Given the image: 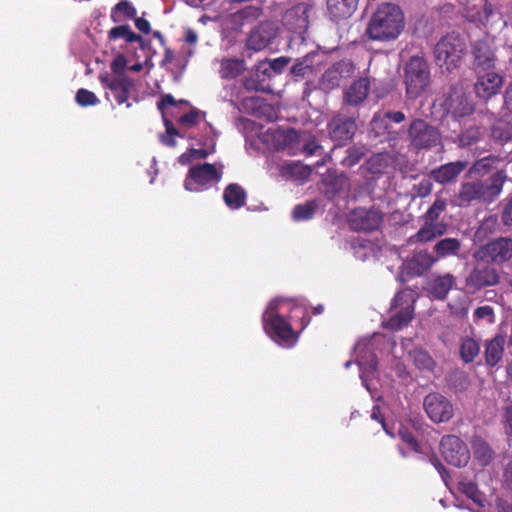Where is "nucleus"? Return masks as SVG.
Masks as SVG:
<instances>
[{"label":"nucleus","mask_w":512,"mask_h":512,"mask_svg":"<svg viewBox=\"0 0 512 512\" xmlns=\"http://www.w3.org/2000/svg\"><path fill=\"white\" fill-rule=\"evenodd\" d=\"M487 195L486 184L482 180H474L461 184L457 199L460 206H466L473 201L485 200Z\"/></svg>","instance_id":"22"},{"label":"nucleus","mask_w":512,"mask_h":512,"mask_svg":"<svg viewBox=\"0 0 512 512\" xmlns=\"http://www.w3.org/2000/svg\"><path fill=\"white\" fill-rule=\"evenodd\" d=\"M391 162L392 156L388 152H379L367 159L363 167L371 174H384Z\"/></svg>","instance_id":"29"},{"label":"nucleus","mask_w":512,"mask_h":512,"mask_svg":"<svg viewBox=\"0 0 512 512\" xmlns=\"http://www.w3.org/2000/svg\"><path fill=\"white\" fill-rule=\"evenodd\" d=\"M298 137V132L292 128L277 130L274 134L278 150L292 147L297 142Z\"/></svg>","instance_id":"40"},{"label":"nucleus","mask_w":512,"mask_h":512,"mask_svg":"<svg viewBox=\"0 0 512 512\" xmlns=\"http://www.w3.org/2000/svg\"><path fill=\"white\" fill-rule=\"evenodd\" d=\"M243 86L248 91H264V84L259 81L258 75L250 76L244 79Z\"/></svg>","instance_id":"55"},{"label":"nucleus","mask_w":512,"mask_h":512,"mask_svg":"<svg viewBox=\"0 0 512 512\" xmlns=\"http://www.w3.org/2000/svg\"><path fill=\"white\" fill-rule=\"evenodd\" d=\"M127 67V59L124 55L119 54L111 62V71L115 74L114 77H127L125 75V69Z\"/></svg>","instance_id":"52"},{"label":"nucleus","mask_w":512,"mask_h":512,"mask_svg":"<svg viewBox=\"0 0 512 512\" xmlns=\"http://www.w3.org/2000/svg\"><path fill=\"white\" fill-rule=\"evenodd\" d=\"M505 343V337L501 334H497L485 342L484 357L485 364L488 367L494 368L498 366L502 361L505 350Z\"/></svg>","instance_id":"24"},{"label":"nucleus","mask_w":512,"mask_h":512,"mask_svg":"<svg viewBox=\"0 0 512 512\" xmlns=\"http://www.w3.org/2000/svg\"><path fill=\"white\" fill-rule=\"evenodd\" d=\"M384 115L387 118L388 123L394 122L399 124L406 119V116L402 111H386L384 112Z\"/></svg>","instance_id":"61"},{"label":"nucleus","mask_w":512,"mask_h":512,"mask_svg":"<svg viewBox=\"0 0 512 512\" xmlns=\"http://www.w3.org/2000/svg\"><path fill=\"white\" fill-rule=\"evenodd\" d=\"M371 131L375 136H382L387 134V140L390 142L397 138V132L390 131V125L384 113L377 112L373 115L370 122Z\"/></svg>","instance_id":"33"},{"label":"nucleus","mask_w":512,"mask_h":512,"mask_svg":"<svg viewBox=\"0 0 512 512\" xmlns=\"http://www.w3.org/2000/svg\"><path fill=\"white\" fill-rule=\"evenodd\" d=\"M245 70V61L238 58H224L220 63V76L223 79H234Z\"/></svg>","instance_id":"30"},{"label":"nucleus","mask_w":512,"mask_h":512,"mask_svg":"<svg viewBox=\"0 0 512 512\" xmlns=\"http://www.w3.org/2000/svg\"><path fill=\"white\" fill-rule=\"evenodd\" d=\"M135 26L136 28L144 34H149L151 32V25L148 20L143 17H135Z\"/></svg>","instance_id":"62"},{"label":"nucleus","mask_w":512,"mask_h":512,"mask_svg":"<svg viewBox=\"0 0 512 512\" xmlns=\"http://www.w3.org/2000/svg\"><path fill=\"white\" fill-rule=\"evenodd\" d=\"M502 159L499 156L489 155L473 163L469 172L471 174H486L496 166Z\"/></svg>","instance_id":"43"},{"label":"nucleus","mask_w":512,"mask_h":512,"mask_svg":"<svg viewBox=\"0 0 512 512\" xmlns=\"http://www.w3.org/2000/svg\"><path fill=\"white\" fill-rule=\"evenodd\" d=\"M440 450L444 459L455 467L466 466L470 459L467 445L456 435H445L440 442Z\"/></svg>","instance_id":"12"},{"label":"nucleus","mask_w":512,"mask_h":512,"mask_svg":"<svg viewBox=\"0 0 512 512\" xmlns=\"http://www.w3.org/2000/svg\"><path fill=\"white\" fill-rule=\"evenodd\" d=\"M409 354L414 365L419 370L432 371L434 369L435 361L426 350L422 348H414Z\"/></svg>","instance_id":"37"},{"label":"nucleus","mask_w":512,"mask_h":512,"mask_svg":"<svg viewBox=\"0 0 512 512\" xmlns=\"http://www.w3.org/2000/svg\"><path fill=\"white\" fill-rule=\"evenodd\" d=\"M459 352L465 364L472 363L480 353V344L474 338L464 337L461 339Z\"/></svg>","instance_id":"35"},{"label":"nucleus","mask_w":512,"mask_h":512,"mask_svg":"<svg viewBox=\"0 0 512 512\" xmlns=\"http://www.w3.org/2000/svg\"><path fill=\"white\" fill-rule=\"evenodd\" d=\"M475 459L480 465L487 466L493 459V450L489 444L481 437H475L471 442Z\"/></svg>","instance_id":"32"},{"label":"nucleus","mask_w":512,"mask_h":512,"mask_svg":"<svg viewBox=\"0 0 512 512\" xmlns=\"http://www.w3.org/2000/svg\"><path fill=\"white\" fill-rule=\"evenodd\" d=\"M508 170H509V168H507L505 166L504 169H500L490 176L489 184L486 185L487 194L489 196L495 197L501 193L505 182L508 180V176H507Z\"/></svg>","instance_id":"38"},{"label":"nucleus","mask_w":512,"mask_h":512,"mask_svg":"<svg viewBox=\"0 0 512 512\" xmlns=\"http://www.w3.org/2000/svg\"><path fill=\"white\" fill-rule=\"evenodd\" d=\"M179 105L190 106L189 101L181 99L177 101L171 94H166L161 97L160 101L157 103V108L161 112L163 117L164 126L166 129L167 136L162 137V143L169 146L175 147L176 140L175 136H181L179 130L175 127L174 123L167 118L168 107H177Z\"/></svg>","instance_id":"17"},{"label":"nucleus","mask_w":512,"mask_h":512,"mask_svg":"<svg viewBox=\"0 0 512 512\" xmlns=\"http://www.w3.org/2000/svg\"><path fill=\"white\" fill-rule=\"evenodd\" d=\"M411 146L416 150H430L441 144L439 130L421 118L414 119L407 130Z\"/></svg>","instance_id":"7"},{"label":"nucleus","mask_w":512,"mask_h":512,"mask_svg":"<svg viewBox=\"0 0 512 512\" xmlns=\"http://www.w3.org/2000/svg\"><path fill=\"white\" fill-rule=\"evenodd\" d=\"M466 52V39L459 33L451 32L441 37L436 43L435 61L439 66H445L447 70H451L460 65Z\"/></svg>","instance_id":"3"},{"label":"nucleus","mask_w":512,"mask_h":512,"mask_svg":"<svg viewBox=\"0 0 512 512\" xmlns=\"http://www.w3.org/2000/svg\"><path fill=\"white\" fill-rule=\"evenodd\" d=\"M291 72L295 76H305L308 72H311L309 68L305 67L301 60H297V62L292 66Z\"/></svg>","instance_id":"63"},{"label":"nucleus","mask_w":512,"mask_h":512,"mask_svg":"<svg viewBox=\"0 0 512 512\" xmlns=\"http://www.w3.org/2000/svg\"><path fill=\"white\" fill-rule=\"evenodd\" d=\"M223 200L231 210H238L246 205L247 192L237 183L228 184L223 192Z\"/></svg>","instance_id":"27"},{"label":"nucleus","mask_w":512,"mask_h":512,"mask_svg":"<svg viewBox=\"0 0 512 512\" xmlns=\"http://www.w3.org/2000/svg\"><path fill=\"white\" fill-rule=\"evenodd\" d=\"M114 12H122L127 18L136 17V9L128 1H120L113 8Z\"/></svg>","instance_id":"54"},{"label":"nucleus","mask_w":512,"mask_h":512,"mask_svg":"<svg viewBox=\"0 0 512 512\" xmlns=\"http://www.w3.org/2000/svg\"><path fill=\"white\" fill-rule=\"evenodd\" d=\"M424 409L434 423L448 422L454 415L453 404L439 393H430L424 398Z\"/></svg>","instance_id":"14"},{"label":"nucleus","mask_w":512,"mask_h":512,"mask_svg":"<svg viewBox=\"0 0 512 512\" xmlns=\"http://www.w3.org/2000/svg\"><path fill=\"white\" fill-rule=\"evenodd\" d=\"M446 231V223H428V221H424V225L411 239L416 242L426 243L434 240L437 236L443 235Z\"/></svg>","instance_id":"28"},{"label":"nucleus","mask_w":512,"mask_h":512,"mask_svg":"<svg viewBox=\"0 0 512 512\" xmlns=\"http://www.w3.org/2000/svg\"><path fill=\"white\" fill-rule=\"evenodd\" d=\"M75 101L82 107L95 106L99 103L97 96L92 91L84 88L76 92Z\"/></svg>","instance_id":"49"},{"label":"nucleus","mask_w":512,"mask_h":512,"mask_svg":"<svg viewBox=\"0 0 512 512\" xmlns=\"http://www.w3.org/2000/svg\"><path fill=\"white\" fill-rule=\"evenodd\" d=\"M404 82L410 98L420 96L430 83V71L423 57L413 56L405 65Z\"/></svg>","instance_id":"5"},{"label":"nucleus","mask_w":512,"mask_h":512,"mask_svg":"<svg viewBox=\"0 0 512 512\" xmlns=\"http://www.w3.org/2000/svg\"><path fill=\"white\" fill-rule=\"evenodd\" d=\"M458 489L461 493L465 494L473 502L480 506H483L482 493L479 491L476 483L468 479H463L459 481Z\"/></svg>","instance_id":"42"},{"label":"nucleus","mask_w":512,"mask_h":512,"mask_svg":"<svg viewBox=\"0 0 512 512\" xmlns=\"http://www.w3.org/2000/svg\"><path fill=\"white\" fill-rule=\"evenodd\" d=\"M129 29V25H118L113 28H111L108 32V38L109 40H117L120 38L126 39V35Z\"/></svg>","instance_id":"58"},{"label":"nucleus","mask_w":512,"mask_h":512,"mask_svg":"<svg viewBox=\"0 0 512 512\" xmlns=\"http://www.w3.org/2000/svg\"><path fill=\"white\" fill-rule=\"evenodd\" d=\"M497 222V217L495 215L489 216L484 219L482 224L477 229L475 235L478 237L479 235L483 234L485 235V230L489 227H493Z\"/></svg>","instance_id":"60"},{"label":"nucleus","mask_w":512,"mask_h":512,"mask_svg":"<svg viewBox=\"0 0 512 512\" xmlns=\"http://www.w3.org/2000/svg\"><path fill=\"white\" fill-rule=\"evenodd\" d=\"M482 73L483 74H478L477 81L474 84V90L479 98L487 100L499 93L504 78L494 70H488Z\"/></svg>","instance_id":"19"},{"label":"nucleus","mask_w":512,"mask_h":512,"mask_svg":"<svg viewBox=\"0 0 512 512\" xmlns=\"http://www.w3.org/2000/svg\"><path fill=\"white\" fill-rule=\"evenodd\" d=\"M466 18L476 25H486L487 20L483 17L481 9H470L467 11Z\"/></svg>","instance_id":"59"},{"label":"nucleus","mask_w":512,"mask_h":512,"mask_svg":"<svg viewBox=\"0 0 512 512\" xmlns=\"http://www.w3.org/2000/svg\"><path fill=\"white\" fill-rule=\"evenodd\" d=\"M276 37V28L273 22H262L251 32L247 40V47L254 51H261L268 47Z\"/></svg>","instance_id":"20"},{"label":"nucleus","mask_w":512,"mask_h":512,"mask_svg":"<svg viewBox=\"0 0 512 512\" xmlns=\"http://www.w3.org/2000/svg\"><path fill=\"white\" fill-rule=\"evenodd\" d=\"M461 248L460 240L456 238H444L438 241L434 246V252L437 258H446L457 255Z\"/></svg>","instance_id":"36"},{"label":"nucleus","mask_w":512,"mask_h":512,"mask_svg":"<svg viewBox=\"0 0 512 512\" xmlns=\"http://www.w3.org/2000/svg\"><path fill=\"white\" fill-rule=\"evenodd\" d=\"M444 110L453 117H465L474 112V104L469 97L456 87H451L442 103Z\"/></svg>","instance_id":"16"},{"label":"nucleus","mask_w":512,"mask_h":512,"mask_svg":"<svg viewBox=\"0 0 512 512\" xmlns=\"http://www.w3.org/2000/svg\"><path fill=\"white\" fill-rule=\"evenodd\" d=\"M384 220L383 211L376 206L353 209L348 217V224L353 231L371 232L380 228Z\"/></svg>","instance_id":"9"},{"label":"nucleus","mask_w":512,"mask_h":512,"mask_svg":"<svg viewBox=\"0 0 512 512\" xmlns=\"http://www.w3.org/2000/svg\"><path fill=\"white\" fill-rule=\"evenodd\" d=\"M447 209V202L445 199L437 198L423 215L424 221L428 223H439L438 219L443 212Z\"/></svg>","instance_id":"45"},{"label":"nucleus","mask_w":512,"mask_h":512,"mask_svg":"<svg viewBox=\"0 0 512 512\" xmlns=\"http://www.w3.org/2000/svg\"><path fill=\"white\" fill-rule=\"evenodd\" d=\"M490 136L499 144L512 141V121L506 119L497 120L491 127Z\"/></svg>","instance_id":"31"},{"label":"nucleus","mask_w":512,"mask_h":512,"mask_svg":"<svg viewBox=\"0 0 512 512\" xmlns=\"http://www.w3.org/2000/svg\"><path fill=\"white\" fill-rule=\"evenodd\" d=\"M371 418L378 421L379 423H381L383 429L385 430V432L388 435H390L393 438L395 437V434L392 431H390V429L387 427L384 416L382 415L381 408L379 405L373 406L372 412H371Z\"/></svg>","instance_id":"57"},{"label":"nucleus","mask_w":512,"mask_h":512,"mask_svg":"<svg viewBox=\"0 0 512 512\" xmlns=\"http://www.w3.org/2000/svg\"><path fill=\"white\" fill-rule=\"evenodd\" d=\"M454 284L451 274L436 277L430 285L431 294L437 299H444Z\"/></svg>","instance_id":"34"},{"label":"nucleus","mask_w":512,"mask_h":512,"mask_svg":"<svg viewBox=\"0 0 512 512\" xmlns=\"http://www.w3.org/2000/svg\"><path fill=\"white\" fill-rule=\"evenodd\" d=\"M472 258L477 263L501 266L512 259V238L498 237L479 246Z\"/></svg>","instance_id":"4"},{"label":"nucleus","mask_w":512,"mask_h":512,"mask_svg":"<svg viewBox=\"0 0 512 512\" xmlns=\"http://www.w3.org/2000/svg\"><path fill=\"white\" fill-rule=\"evenodd\" d=\"M99 81L102 86L109 90L118 105L126 104L129 108L131 103L128 102L130 92L135 86V81L130 77H111L108 73L99 75Z\"/></svg>","instance_id":"15"},{"label":"nucleus","mask_w":512,"mask_h":512,"mask_svg":"<svg viewBox=\"0 0 512 512\" xmlns=\"http://www.w3.org/2000/svg\"><path fill=\"white\" fill-rule=\"evenodd\" d=\"M404 25L401 9L394 4L386 3L380 5L370 18L366 34L374 41H391L398 38Z\"/></svg>","instance_id":"1"},{"label":"nucleus","mask_w":512,"mask_h":512,"mask_svg":"<svg viewBox=\"0 0 512 512\" xmlns=\"http://www.w3.org/2000/svg\"><path fill=\"white\" fill-rule=\"evenodd\" d=\"M357 128L355 119L342 113L334 115L327 124L330 139L339 146L351 142Z\"/></svg>","instance_id":"10"},{"label":"nucleus","mask_w":512,"mask_h":512,"mask_svg":"<svg viewBox=\"0 0 512 512\" xmlns=\"http://www.w3.org/2000/svg\"><path fill=\"white\" fill-rule=\"evenodd\" d=\"M500 283L498 271L486 264L474 266L465 279V288L468 293L474 294L483 288L496 286Z\"/></svg>","instance_id":"13"},{"label":"nucleus","mask_w":512,"mask_h":512,"mask_svg":"<svg viewBox=\"0 0 512 512\" xmlns=\"http://www.w3.org/2000/svg\"><path fill=\"white\" fill-rule=\"evenodd\" d=\"M503 477L507 487L512 490V461H509L506 464L503 472Z\"/></svg>","instance_id":"64"},{"label":"nucleus","mask_w":512,"mask_h":512,"mask_svg":"<svg viewBox=\"0 0 512 512\" xmlns=\"http://www.w3.org/2000/svg\"><path fill=\"white\" fill-rule=\"evenodd\" d=\"M354 72L355 66L351 60L343 59L335 62L322 74L320 87L325 92H330L351 78Z\"/></svg>","instance_id":"11"},{"label":"nucleus","mask_w":512,"mask_h":512,"mask_svg":"<svg viewBox=\"0 0 512 512\" xmlns=\"http://www.w3.org/2000/svg\"><path fill=\"white\" fill-rule=\"evenodd\" d=\"M501 222L506 227L512 226V197L507 200L502 208Z\"/></svg>","instance_id":"56"},{"label":"nucleus","mask_w":512,"mask_h":512,"mask_svg":"<svg viewBox=\"0 0 512 512\" xmlns=\"http://www.w3.org/2000/svg\"><path fill=\"white\" fill-rule=\"evenodd\" d=\"M280 300L270 302L262 315L263 329L265 333L279 344L293 345L298 340V333L292 328L291 323L279 313Z\"/></svg>","instance_id":"2"},{"label":"nucleus","mask_w":512,"mask_h":512,"mask_svg":"<svg viewBox=\"0 0 512 512\" xmlns=\"http://www.w3.org/2000/svg\"><path fill=\"white\" fill-rule=\"evenodd\" d=\"M359 0H327V9L335 21L347 19L353 15Z\"/></svg>","instance_id":"26"},{"label":"nucleus","mask_w":512,"mask_h":512,"mask_svg":"<svg viewBox=\"0 0 512 512\" xmlns=\"http://www.w3.org/2000/svg\"><path fill=\"white\" fill-rule=\"evenodd\" d=\"M222 173L210 163L190 167L184 180V187L190 192H200L221 180Z\"/></svg>","instance_id":"8"},{"label":"nucleus","mask_w":512,"mask_h":512,"mask_svg":"<svg viewBox=\"0 0 512 512\" xmlns=\"http://www.w3.org/2000/svg\"><path fill=\"white\" fill-rule=\"evenodd\" d=\"M414 295L407 290L398 292L392 300L391 309L395 313L383 323V327L398 331L409 325L414 317Z\"/></svg>","instance_id":"6"},{"label":"nucleus","mask_w":512,"mask_h":512,"mask_svg":"<svg viewBox=\"0 0 512 512\" xmlns=\"http://www.w3.org/2000/svg\"><path fill=\"white\" fill-rule=\"evenodd\" d=\"M437 261L432 254L427 251H420L412 256L405 263L407 273L411 276H421L427 270H429L433 264Z\"/></svg>","instance_id":"25"},{"label":"nucleus","mask_w":512,"mask_h":512,"mask_svg":"<svg viewBox=\"0 0 512 512\" xmlns=\"http://www.w3.org/2000/svg\"><path fill=\"white\" fill-rule=\"evenodd\" d=\"M200 113L201 112L197 108L192 107L188 113H185L178 118L177 123L182 128H192L198 124Z\"/></svg>","instance_id":"50"},{"label":"nucleus","mask_w":512,"mask_h":512,"mask_svg":"<svg viewBox=\"0 0 512 512\" xmlns=\"http://www.w3.org/2000/svg\"><path fill=\"white\" fill-rule=\"evenodd\" d=\"M311 168L308 166L299 164V163H293L288 165V172L289 174L299 180L307 179L311 174Z\"/></svg>","instance_id":"51"},{"label":"nucleus","mask_w":512,"mask_h":512,"mask_svg":"<svg viewBox=\"0 0 512 512\" xmlns=\"http://www.w3.org/2000/svg\"><path fill=\"white\" fill-rule=\"evenodd\" d=\"M467 162L455 161L443 164L431 171V177L435 182L446 185L456 181L458 176L466 169Z\"/></svg>","instance_id":"23"},{"label":"nucleus","mask_w":512,"mask_h":512,"mask_svg":"<svg viewBox=\"0 0 512 512\" xmlns=\"http://www.w3.org/2000/svg\"><path fill=\"white\" fill-rule=\"evenodd\" d=\"M366 154L364 146H351L346 151V156L342 160V165L345 167H353L358 164Z\"/></svg>","instance_id":"46"},{"label":"nucleus","mask_w":512,"mask_h":512,"mask_svg":"<svg viewBox=\"0 0 512 512\" xmlns=\"http://www.w3.org/2000/svg\"><path fill=\"white\" fill-rule=\"evenodd\" d=\"M318 209L316 200L307 201L304 204L296 205L293 209V218L296 221H306L313 218Z\"/></svg>","instance_id":"41"},{"label":"nucleus","mask_w":512,"mask_h":512,"mask_svg":"<svg viewBox=\"0 0 512 512\" xmlns=\"http://www.w3.org/2000/svg\"><path fill=\"white\" fill-rule=\"evenodd\" d=\"M487 320L489 323L494 322V310L491 306L485 305L477 307L474 311V320Z\"/></svg>","instance_id":"53"},{"label":"nucleus","mask_w":512,"mask_h":512,"mask_svg":"<svg viewBox=\"0 0 512 512\" xmlns=\"http://www.w3.org/2000/svg\"><path fill=\"white\" fill-rule=\"evenodd\" d=\"M472 65L477 74L494 70L497 63L495 51L486 40H477L472 44Z\"/></svg>","instance_id":"18"},{"label":"nucleus","mask_w":512,"mask_h":512,"mask_svg":"<svg viewBox=\"0 0 512 512\" xmlns=\"http://www.w3.org/2000/svg\"><path fill=\"white\" fill-rule=\"evenodd\" d=\"M289 319L292 322H299L300 331L305 329L310 323V317L307 315L306 308L294 305L290 311Z\"/></svg>","instance_id":"48"},{"label":"nucleus","mask_w":512,"mask_h":512,"mask_svg":"<svg viewBox=\"0 0 512 512\" xmlns=\"http://www.w3.org/2000/svg\"><path fill=\"white\" fill-rule=\"evenodd\" d=\"M398 437L406 443L414 452L421 453L422 448L414 433L403 424H400L397 430Z\"/></svg>","instance_id":"47"},{"label":"nucleus","mask_w":512,"mask_h":512,"mask_svg":"<svg viewBox=\"0 0 512 512\" xmlns=\"http://www.w3.org/2000/svg\"><path fill=\"white\" fill-rule=\"evenodd\" d=\"M481 135V128L479 126H469L458 135V146L464 148L474 145L480 140Z\"/></svg>","instance_id":"39"},{"label":"nucleus","mask_w":512,"mask_h":512,"mask_svg":"<svg viewBox=\"0 0 512 512\" xmlns=\"http://www.w3.org/2000/svg\"><path fill=\"white\" fill-rule=\"evenodd\" d=\"M213 152H214V147L211 150L205 149V148H200V149L190 148L186 152L182 153L179 156L178 162L181 165H188L196 160L205 159Z\"/></svg>","instance_id":"44"},{"label":"nucleus","mask_w":512,"mask_h":512,"mask_svg":"<svg viewBox=\"0 0 512 512\" xmlns=\"http://www.w3.org/2000/svg\"><path fill=\"white\" fill-rule=\"evenodd\" d=\"M370 91V81L368 77H360L343 92V103L357 107L361 105L368 97Z\"/></svg>","instance_id":"21"}]
</instances>
